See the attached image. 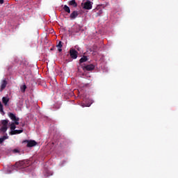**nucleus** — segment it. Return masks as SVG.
<instances>
[{"label": "nucleus", "instance_id": "nucleus-19", "mask_svg": "<svg viewBox=\"0 0 178 178\" xmlns=\"http://www.w3.org/2000/svg\"><path fill=\"white\" fill-rule=\"evenodd\" d=\"M0 113L2 115H5V112L3 111V106L2 105V103L0 102Z\"/></svg>", "mask_w": 178, "mask_h": 178}, {"label": "nucleus", "instance_id": "nucleus-14", "mask_svg": "<svg viewBox=\"0 0 178 178\" xmlns=\"http://www.w3.org/2000/svg\"><path fill=\"white\" fill-rule=\"evenodd\" d=\"M88 60V58H87L86 56H83L80 60L79 63H84V62H87Z\"/></svg>", "mask_w": 178, "mask_h": 178}, {"label": "nucleus", "instance_id": "nucleus-12", "mask_svg": "<svg viewBox=\"0 0 178 178\" xmlns=\"http://www.w3.org/2000/svg\"><path fill=\"white\" fill-rule=\"evenodd\" d=\"M2 102L6 106L8 105V102H9V99L6 97H3L2 98Z\"/></svg>", "mask_w": 178, "mask_h": 178}, {"label": "nucleus", "instance_id": "nucleus-23", "mask_svg": "<svg viewBox=\"0 0 178 178\" xmlns=\"http://www.w3.org/2000/svg\"><path fill=\"white\" fill-rule=\"evenodd\" d=\"M4 1L3 0H0V5H2Z\"/></svg>", "mask_w": 178, "mask_h": 178}, {"label": "nucleus", "instance_id": "nucleus-3", "mask_svg": "<svg viewBox=\"0 0 178 178\" xmlns=\"http://www.w3.org/2000/svg\"><path fill=\"white\" fill-rule=\"evenodd\" d=\"M24 144L26 143V147L28 148H31V147H35V145H37V143L35 142V140H25L22 142Z\"/></svg>", "mask_w": 178, "mask_h": 178}, {"label": "nucleus", "instance_id": "nucleus-4", "mask_svg": "<svg viewBox=\"0 0 178 178\" xmlns=\"http://www.w3.org/2000/svg\"><path fill=\"white\" fill-rule=\"evenodd\" d=\"M70 55L72 59H77L79 52H77V51H76V49H71L70 50Z\"/></svg>", "mask_w": 178, "mask_h": 178}, {"label": "nucleus", "instance_id": "nucleus-24", "mask_svg": "<svg viewBox=\"0 0 178 178\" xmlns=\"http://www.w3.org/2000/svg\"><path fill=\"white\" fill-rule=\"evenodd\" d=\"M88 86V83L85 84V87H87Z\"/></svg>", "mask_w": 178, "mask_h": 178}, {"label": "nucleus", "instance_id": "nucleus-7", "mask_svg": "<svg viewBox=\"0 0 178 178\" xmlns=\"http://www.w3.org/2000/svg\"><path fill=\"white\" fill-rule=\"evenodd\" d=\"M6 86H8V81L6 79H3L1 82V86H0V92H2V91L4 90L5 88H6Z\"/></svg>", "mask_w": 178, "mask_h": 178}, {"label": "nucleus", "instance_id": "nucleus-25", "mask_svg": "<svg viewBox=\"0 0 178 178\" xmlns=\"http://www.w3.org/2000/svg\"><path fill=\"white\" fill-rule=\"evenodd\" d=\"M51 51H54V49H51Z\"/></svg>", "mask_w": 178, "mask_h": 178}, {"label": "nucleus", "instance_id": "nucleus-10", "mask_svg": "<svg viewBox=\"0 0 178 178\" xmlns=\"http://www.w3.org/2000/svg\"><path fill=\"white\" fill-rule=\"evenodd\" d=\"M22 133H23V129H19V130H13V131H11L10 132V134L11 135V136H15V135H16V134H22Z\"/></svg>", "mask_w": 178, "mask_h": 178}, {"label": "nucleus", "instance_id": "nucleus-9", "mask_svg": "<svg viewBox=\"0 0 178 178\" xmlns=\"http://www.w3.org/2000/svg\"><path fill=\"white\" fill-rule=\"evenodd\" d=\"M79 16V11L77 10H74L70 15V17L72 20L76 19Z\"/></svg>", "mask_w": 178, "mask_h": 178}, {"label": "nucleus", "instance_id": "nucleus-11", "mask_svg": "<svg viewBox=\"0 0 178 178\" xmlns=\"http://www.w3.org/2000/svg\"><path fill=\"white\" fill-rule=\"evenodd\" d=\"M68 5L70 6H73V8H77V3L76 2V0H71L68 2Z\"/></svg>", "mask_w": 178, "mask_h": 178}, {"label": "nucleus", "instance_id": "nucleus-21", "mask_svg": "<svg viewBox=\"0 0 178 178\" xmlns=\"http://www.w3.org/2000/svg\"><path fill=\"white\" fill-rule=\"evenodd\" d=\"M101 15H102V10H100L98 13H97V16H101Z\"/></svg>", "mask_w": 178, "mask_h": 178}, {"label": "nucleus", "instance_id": "nucleus-13", "mask_svg": "<svg viewBox=\"0 0 178 178\" xmlns=\"http://www.w3.org/2000/svg\"><path fill=\"white\" fill-rule=\"evenodd\" d=\"M56 47L58 48V52H62V47H63V45L62 44V41H60Z\"/></svg>", "mask_w": 178, "mask_h": 178}, {"label": "nucleus", "instance_id": "nucleus-8", "mask_svg": "<svg viewBox=\"0 0 178 178\" xmlns=\"http://www.w3.org/2000/svg\"><path fill=\"white\" fill-rule=\"evenodd\" d=\"M95 69V66L92 64L88 65L83 67V70H87L88 72H90V70H94Z\"/></svg>", "mask_w": 178, "mask_h": 178}, {"label": "nucleus", "instance_id": "nucleus-18", "mask_svg": "<svg viewBox=\"0 0 178 178\" xmlns=\"http://www.w3.org/2000/svg\"><path fill=\"white\" fill-rule=\"evenodd\" d=\"M63 10H65V12H66L67 13H70V8H69V6L66 5L64 6Z\"/></svg>", "mask_w": 178, "mask_h": 178}, {"label": "nucleus", "instance_id": "nucleus-16", "mask_svg": "<svg viewBox=\"0 0 178 178\" xmlns=\"http://www.w3.org/2000/svg\"><path fill=\"white\" fill-rule=\"evenodd\" d=\"M9 138V136H3V137L0 138V144H2L5 140H8Z\"/></svg>", "mask_w": 178, "mask_h": 178}, {"label": "nucleus", "instance_id": "nucleus-1", "mask_svg": "<svg viewBox=\"0 0 178 178\" xmlns=\"http://www.w3.org/2000/svg\"><path fill=\"white\" fill-rule=\"evenodd\" d=\"M8 116L10 119H11L13 122H12L10 125V129L11 131H14V130L16 129V125L19 126V121L20 120V119L16 117V115L13 114V113H9Z\"/></svg>", "mask_w": 178, "mask_h": 178}, {"label": "nucleus", "instance_id": "nucleus-2", "mask_svg": "<svg viewBox=\"0 0 178 178\" xmlns=\"http://www.w3.org/2000/svg\"><path fill=\"white\" fill-rule=\"evenodd\" d=\"M15 165L19 166V168H28V169H30V165H31V163L29 160H24L16 163Z\"/></svg>", "mask_w": 178, "mask_h": 178}, {"label": "nucleus", "instance_id": "nucleus-15", "mask_svg": "<svg viewBox=\"0 0 178 178\" xmlns=\"http://www.w3.org/2000/svg\"><path fill=\"white\" fill-rule=\"evenodd\" d=\"M0 131H1V133L5 134L6 131H8V127L2 126V127L0 128Z\"/></svg>", "mask_w": 178, "mask_h": 178}, {"label": "nucleus", "instance_id": "nucleus-17", "mask_svg": "<svg viewBox=\"0 0 178 178\" xmlns=\"http://www.w3.org/2000/svg\"><path fill=\"white\" fill-rule=\"evenodd\" d=\"M8 123H9V120H1L2 126L8 127Z\"/></svg>", "mask_w": 178, "mask_h": 178}, {"label": "nucleus", "instance_id": "nucleus-20", "mask_svg": "<svg viewBox=\"0 0 178 178\" xmlns=\"http://www.w3.org/2000/svg\"><path fill=\"white\" fill-rule=\"evenodd\" d=\"M26 88H27V86L26 85H24V86H21L20 90H21L22 92H25Z\"/></svg>", "mask_w": 178, "mask_h": 178}, {"label": "nucleus", "instance_id": "nucleus-6", "mask_svg": "<svg viewBox=\"0 0 178 178\" xmlns=\"http://www.w3.org/2000/svg\"><path fill=\"white\" fill-rule=\"evenodd\" d=\"M83 9H86L87 10L92 9V4H91L90 1L88 0L83 3Z\"/></svg>", "mask_w": 178, "mask_h": 178}, {"label": "nucleus", "instance_id": "nucleus-22", "mask_svg": "<svg viewBox=\"0 0 178 178\" xmlns=\"http://www.w3.org/2000/svg\"><path fill=\"white\" fill-rule=\"evenodd\" d=\"M13 152L17 153V152H19V150L17 149H15L13 150Z\"/></svg>", "mask_w": 178, "mask_h": 178}, {"label": "nucleus", "instance_id": "nucleus-5", "mask_svg": "<svg viewBox=\"0 0 178 178\" xmlns=\"http://www.w3.org/2000/svg\"><path fill=\"white\" fill-rule=\"evenodd\" d=\"M71 31L72 34H76V33H80V31H81V26L80 25L73 26Z\"/></svg>", "mask_w": 178, "mask_h": 178}]
</instances>
